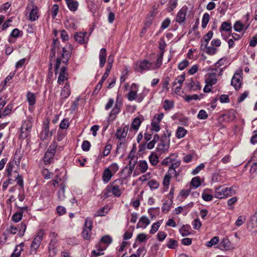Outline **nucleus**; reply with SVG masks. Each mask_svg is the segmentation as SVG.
Listing matches in <instances>:
<instances>
[{"instance_id":"obj_1","label":"nucleus","mask_w":257,"mask_h":257,"mask_svg":"<svg viewBox=\"0 0 257 257\" xmlns=\"http://www.w3.org/2000/svg\"><path fill=\"white\" fill-rule=\"evenodd\" d=\"M123 181L118 179L114 180L110 184L108 185L104 190V195L110 196L113 195L116 197H119L121 195V188L122 187Z\"/></svg>"},{"instance_id":"obj_2","label":"nucleus","mask_w":257,"mask_h":257,"mask_svg":"<svg viewBox=\"0 0 257 257\" xmlns=\"http://www.w3.org/2000/svg\"><path fill=\"white\" fill-rule=\"evenodd\" d=\"M234 193L232 187L228 188L227 187H219L216 188L214 197L217 198L222 199L231 196Z\"/></svg>"},{"instance_id":"obj_3","label":"nucleus","mask_w":257,"mask_h":257,"mask_svg":"<svg viewBox=\"0 0 257 257\" xmlns=\"http://www.w3.org/2000/svg\"><path fill=\"white\" fill-rule=\"evenodd\" d=\"M44 235V231L42 229L40 230L37 233V235L35 237L31 243L30 249L31 254L36 253L37 249L41 243Z\"/></svg>"},{"instance_id":"obj_4","label":"nucleus","mask_w":257,"mask_h":257,"mask_svg":"<svg viewBox=\"0 0 257 257\" xmlns=\"http://www.w3.org/2000/svg\"><path fill=\"white\" fill-rule=\"evenodd\" d=\"M171 133H169L168 134V136L165 135L164 137L161 138L160 143L158 144L157 148V151L160 153V154H162L168 150L169 148V137Z\"/></svg>"},{"instance_id":"obj_5","label":"nucleus","mask_w":257,"mask_h":257,"mask_svg":"<svg viewBox=\"0 0 257 257\" xmlns=\"http://www.w3.org/2000/svg\"><path fill=\"white\" fill-rule=\"evenodd\" d=\"M242 71L241 70L236 71L232 78L231 84L236 90H238L241 87L242 84Z\"/></svg>"},{"instance_id":"obj_6","label":"nucleus","mask_w":257,"mask_h":257,"mask_svg":"<svg viewBox=\"0 0 257 257\" xmlns=\"http://www.w3.org/2000/svg\"><path fill=\"white\" fill-rule=\"evenodd\" d=\"M186 87L189 91H196L201 89V85L198 81L191 79L189 82L186 83Z\"/></svg>"},{"instance_id":"obj_7","label":"nucleus","mask_w":257,"mask_h":257,"mask_svg":"<svg viewBox=\"0 0 257 257\" xmlns=\"http://www.w3.org/2000/svg\"><path fill=\"white\" fill-rule=\"evenodd\" d=\"M151 66V63L147 60L139 62L137 63L136 68L139 72H142L143 71L149 70Z\"/></svg>"},{"instance_id":"obj_8","label":"nucleus","mask_w":257,"mask_h":257,"mask_svg":"<svg viewBox=\"0 0 257 257\" xmlns=\"http://www.w3.org/2000/svg\"><path fill=\"white\" fill-rule=\"evenodd\" d=\"M87 34V32L76 33L74 35L75 41L81 44L86 43L88 40V38L86 37Z\"/></svg>"},{"instance_id":"obj_9","label":"nucleus","mask_w":257,"mask_h":257,"mask_svg":"<svg viewBox=\"0 0 257 257\" xmlns=\"http://www.w3.org/2000/svg\"><path fill=\"white\" fill-rule=\"evenodd\" d=\"M67 47L69 49L68 51L66 50L65 47H63L62 49L63 53L62 54L61 57L62 58V62L64 63H67L68 61L71 56L70 51L72 49V46L71 44H68Z\"/></svg>"},{"instance_id":"obj_10","label":"nucleus","mask_w":257,"mask_h":257,"mask_svg":"<svg viewBox=\"0 0 257 257\" xmlns=\"http://www.w3.org/2000/svg\"><path fill=\"white\" fill-rule=\"evenodd\" d=\"M107 52L105 48L100 49L99 54V66L100 68L104 67L106 62Z\"/></svg>"},{"instance_id":"obj_11","label":"nucleus","mask_w":257,"mask_h":257,"mask_svg":"<svg viewBox=\"0 0 257 257\" xmlns=\"http://www.w3.org/2000/svg\"><path fill=\"white\" fill-rule=\"evenodd\" d=\"M128 130L127 126H125L123 128H119L117 129L115 134L116 138L119 140L124 139L127 135Z\"/></svg>"},{"instance_id":"obj_12","label":"nucleus","mask_w":257,"mask_h":257,"mask_svg":"<svg viewBox=\"0 0 257 257\" xmlns=\"http://www.w3.org/2000/svg\"><path fill=\"white\" fill-rule=\"evenodd\" d=\"M110 70H108L106 68L105 72L102 76L100 81L98 83V84H97V85L95 87V88L94 90V92L95 93H97L101 89L102 84H103V83L105 80V79L108 77V76L110 73Z\"/></svg>"},{"instance_id":"obj_13","label":"nucleus","mask_w":257,"mask_h":257,"mask_svg":"<svg viewBox=\"0 0 257 257\" xmlns=\"http://www.w3.org/2000/svg\"><path fill=\"white\" fill-rule=\"evenodd\" d=\"M217 82L215 72L208 74L206 76L205 83L210 87L215 84Z\"/></svg>"},{"instance_id":"obj_14","label":"nucleus","mask_w":257,"mask_h":257,"mask_svg":"<svg viewBox=\"0 0 257 257\" xmlns=\"http://www.w3.org/2000/svg\"><path fill=\"white\" fill-rule=\"evenodd\" d=\"M150 223V221L149 218L145 216H142L139 220L138 223L137 225V228H146V226Z\"/></svg>"},{"instance_id":"obj_15","label":"nucleus","mask_w":257,"mask_h":257,"mask_svg":"<svg viewBox=\"0 0 257 257\" xmlns=\"http://www.w3.org/2000/svg\"><path fill=\"white\" fill-rule=\"evenodd\" d=\"M113 176L109 169L106 168L102 174V179L104 183H108Z\"/></svg>"},{"instance_id":"obj_16","label":"nucleus","mask_w":257,"mask_h":257,"mask_svg":"<svg viewBox=\"0 0 257 257\" xmlns=\"http://www.w3.org/2000/svg\"><path fill=\"white\" fill-rule=\"evenodd\" d=\"M67 68L63 66L61 68L60 72L58 79V83L62 84L65 79H67Z\"/></svg>"},{"instance_id":"obj_17","label":"nucleus","mask_w":257,"mask_h":257,"mask_svg":"<svg viewBox=\"0 0 257 257\" xmlns=\"http://www.w3.org/2000/svg\"><path fill=\"white\" fill-rule=\"evenodd\" d=\"M71 93L70 85L66 83L61 92V99L68 98Z\"/></svg>"},{"instance_id":"obj_18","label":"nucleus","mask_w":257,"mask_h":257,"mask_svg":"<svg viewBox=\"0 0 257 257\" xmlns=\"http://www.w3.org/2000/svg\"><path fill=\"white\" fill-rule=\"evenodd\" d=\"M32 126V118H28L24 121V122L21 126V130L31 131Z\"/></svg>"},{"instance_id":"obj_19","label":"nucleus","mask_w":257,"mask_h":257,"mask_svg":"<svg viewBox=\"0 0 257 257\" xmlns=\"http://www.w3.org/2000/svg\"><path fill=\"white\" fill-rule=\"evenodd\" d=\"M49 135V126L48 124H45L43 130L40 133V137L42 140H46Z\"/></svg>"},{"instance_id":"obj_20","label":"nucleus","mask_w":257,"mask_h":257,"mask_svg":"<svg viewBox=\"0 0 257 257\" xmlns=\"http://www.w3.org/2000/svg\"><path fill=\"white\" fill-rule=\"evenodd\" d=\"M27 100L29 103V105L33 106L36 103V97L34 93L29 92L27 94Z\"/></svg>"},{"instance_id":"obj_21","label":"nucleus","mask_w":257,"mask_h":257,"mask_svg":"<svg viewBox=\"0 0 257 257\" xmlns=\"http://www.w3.org/2000/svg\"><path fill=\"white\" fill-rule=\"evenodd\" d=\"M186 14L185 11L182 10H180L176 16V21L179 23L184 22L186 19Z\"/></svg>"},{"instance_id":"obj_22","label":"nucleus","mask_w":257,"mask_h":257,"mask_svg":"<svg viewBox=\"0 0 257 257\" xmlns=\"http://www.w3.org/2000/svg\"><path fill=\"white\" fill-rule=\"evenodd\" d=\"M220 245L225 249H230L232 248L231 242L227 238H223L220 242Z\"/></svg>"},{"instance_id":"obj_23","label":"nucleus","mask_w":257,"mask_h":257,"mask_svg":"<svg viewBox=\"0 0 257 257\" xmlns=\"http://www.w3.org/2000/svg\"><path fill=\"white\" fill-rule=\"evenodd\" d=\"M23 244L22 243L15 247L14 252L11 254V257H19L21 255V251L23 250Z\"/></svg>"},{"instance_id":"obj_24","label":"nucleus","mask_w":257,"mask_h":257,"mask_svg":"<svg viewBox=\"0 0 257 257\" xmlns=\"http://www.w3.org/2000/svg\"><path fill=\"white\" fill-rule=\"evenodd\" d=\"M187 133V130L183 127L179 126L176 132V137L178 139H181L185 137Z\"/></svg>"},{"instance_id":"obj_25","label":"nucleus","mask_w":257,"mask_h":257,"mask_svg":"<svg viewBox=\"0 0 257 257\" xmlns=\"http://www.w3.org/2000/svg\"><path fill=\"white\" fill-rule=\"evenodd\" d=\"M55 155L49 152H46L44 157V162L45 164H49L51 163L52 160Z\"/></svg>"},{"instance_id":"obj_26","label":"nucleus","mask_w":257,"mask_h":257,"mask_svg":"<svg viewBox=\"0 0 257 257\" xmlns=\"http://www.w3.org/2000/svg\"><path fill=\"white\" fill-rule=\"evenodd\" d=\"M38 17L39 16L38 15L37 8H33L30 12L29 20L31 21H35L38 18Z\"/></svg>"},{"instance_id":"obj_27","label":"nucleus","mask_w":257,"mask_h":257,"mask_svg":"<svg viewBox=\"0 0 257 257\" xmlns=\"http://www.w3.org/2000/svg\"><path fill=\"white\" fill-rule=\"evenodd\" d=\"M166 245L169 248L174 249L178 245V243L177 240L170 238L168 239Z\"/></svg>"},{"instance_id":"obj_28","label":"nucleus","mask_w":257,"mask_h":257,"mask_svg":"<svg viewBox=\"0 0 257 257\" xmlns=\"http://www.w3.org/2000/svg\"><path fill=\"white\" fill-rule=\"evenodd\" d=\"M190 227L189 226L183 225L179 230L180 233L183 236H187L190 234Z\"/></svg>"},{"instance_id":"obj_29","label":"nucleus","mask_w":257,"mask_h":257,"mask_svg":"<svg viewBox=\"0 0 257 257\" xmlns=\"http://www.w3.org/2000/svg\"><path fill=\"white\" fill-rule=\"evenodd\" d=\"M69 9L71 11L75 12L77 10L78 7V3L77 1H71L67 3Z\"/></svg>"},{"instance_id":"obj_30","label":"nucleus","mask_w":257,"mask_h":257,"mask_svg":"<svg viewBox=\"0 0 257 257\" xmlns=\"http://www.w3.org/2000/svg\"><path fill=\"white\" fill-rule=\"evenodd\" d=\"M142 122L141 120L139 117H136L133 121L131 125V127L134 130H138Z\"/></svg>"},{"instance_id":"obj_31","label":"nucleus","mask_w":257,"mask_h":257,"mask_svg":"<svg viewBox=\"0 0 257 257\" xmlns=\"http://www.w3.org/2000/svg\"><path fill=\"white\" fill-rule=\"evenodd\" d=\"M201 185L200 179L199 177H194L190 183V185L194 188H197Z\"/></svg>"},{"instance_id":"obj_32","label":"nucleus","mask_w":257,"mask_h":257,"mask_svg":"<svg viewBox=\"0 0 257 257\" xmlns=\"http://www.w3.org/2000/svg\"><path fill=\"white\" fill-rule=\"evenodd\" d=\"M139 169L142 173H145L148 169V164L146 161H140L139 164Z\"/></svg>"},{"instance_id":"obj_33","label":"nucleus","mask_w":257,"mask_h":257,"mask_svg":"<svg viewBox=\"0 0 257 257\" xmlns=\"http://www.w3.org/2000/svg\"><path fill=\"white\" fill-rule=\"evenodd\" d=\"M220 30L224 31L230 32L232 30V27L230 23L227 22H223L222 23Z\"/></svg>"},{"instance_id":"obj_34","label":"nucleus","mask_w":257,"mask_h":257,"mask_svg":"<svg viewBox=\"0 0 257 257\" xmlns=\"http://www.w3.org/2000/svg\"><path fill=\"white\" fill-rule=\"evenodd\" d=\"M210 17L209 15L206 13L203 15L202 20V27L203 28H205L206 26L209 21Z\"/></svg>"},{"instance_id":"obj_35","label":"nucleus","mask_w":257,"mask_h":257,"mask_svg":"<svg viewBox=\"0 0 257 257\" xmlns=\"http://www.w3.org/2000/svg\"><path fill=\"white\" fill-rule=\"evenodd\" d=\"M82 235L84 239L86 240L89 239L91 235V229L84 228L82 232Z\"/></svg>"},{"instance_id":"obj_36","label":"nucleus","mask_w":257,"mask_h":257,"mask_svg":"<svg viewBox=\"0 0 257 257\" xmlns=\"http://www.w3.org/2000/svg\"><path fill=\"white\" fill-rule=\"evenodd\" d=\"M137 96V91L131 90L127 94V98L130 101L135 100Z\"/></svg>"},{"instance_id":"obj_37","label":"nucleus","mask_w":257,"mask_h":257,"mask_svg":"<svg viewBox=\"0 0 257 257\" xmlns=\"http://www.w3.org/2000/svg\"><path fill=\"white\" fill-rule=\"evenodd\" d=\"M149 161L152 165H156L159 162V158L157 155L151 154L149 156Z\"/></svg>"},{"instance_id":"obj_38","label":"nucleus","mask_w":257,"mask_h":257,"mask_svg":"<svg viewBox=\"0 0 257 257\" xmlns=\"http://www.w3.org/2000/svg\"><path fill=\"white\" fill-rule=\"evenodd\" d=\"M180 165V162H176L175 163H172L171 166L169 167V173L171 174L172 171H173V173H175V175L177 174V172L175 170V169L178 168Z\"/></svg>"},{"instance_id":"obj_39","label":"nucleus","mask_w":257,"mask_h":257,"mask_svg":"<svg viewBox=\"0 0 257 257\" xmlns=\"http://www.w3.org/2000/svg\"><path fill=\"white\" fill-rule=\"evenodd\" d=\"M174 107L173 101L169 100H165L164 104V108L166 110H170Z\"/></svg>"},{"instance_id":"obj_40","label":"nucleus","mask_w":257,"mask_h":257,"mask_svg":"<svg viewBox=\"0 0 257 257\" xmlns=\"http://www.w3.org/2000/svg\"><path fill=\"white\" fill-rule=\"evenodd\" d=\"M22 213L17 212L15 213L12 216V219L15 222H18L22 218Z\"/></svg>"},{"instance_id":"obj_41","label":"nucleus","mask_w":257,"mask_h":257,"mask_svg":"<svg viewBox=\"0 0 257 257\" xmlns=\"http://www.w3.org/2000/svg\"><path fill=\"white\" fill-rule=\"evenodd\" d=\"M132 171H131L128 168V166H125L123 169L122 170L121 173L124 174V179H125L130 177H131V174H132Z\"/></svg>"},{"instance_id":"obj_42","label":"nucleus","mask_w":257,"mask_h":257,"mask_svg":"<svg viewBox=\"0 0 257 257\" xmlns=\"http://www.w3.org/2000/svg\"><path fill=\"white\" fill-rule=\"evenodd\" d=\"M219 241V237L218 236H214L210 241L207 242L206 245L208 247H211L213 245L218 243Z\"/></svg>"},{"instance_id":"obj_43","label":"nucleus","mask_w":257,"mask_h":257,"mask_svg":"<svg viewBox=\"0 0 257 257\" xmlns=\"http://www.w3.org/2000/svg\"><path fill=\"white\" fill-rule=\"evenodd\" d=\"M160 223L159 221H157V222L154 223L152 225L151 229L150 231V233L151 234H154L155 232H156L160 227Z\"/></svg>"},{"instance_id":"obj_44","label":"nucleus","mask_w":257,"mask_h":257,"mask_svg":"<svg viewBox=\"0 0 257 257\" xmlns=\"http://www.w3.org/2000/svg\"><path fill=\"white\" fill-rule=\"evenodd\" d=\"M107 169H109L113 175H114L119 169L118 165L115 163H113Z\"/></svg>"},{"instance_id":"obj_45","label":"nucleus","mask_w":257,"mask_h":257,"mask_svg":"<svg viewBox=\"0 0 257 257\" xmlns=\"http://www.w3.org/2000/svg\"><path fill=\"white\" fill-rule=\"evenodd\" d=\"M243 28V25L239 22L237 21L234 25V29L235 31L240 32Z\"/></svg>"},{"instance_id":"obj_46","label":"nucleus","mask_w":257,"mask_h":257,"mask_svg":"<svg viewBox=\"0 0 257 257\" xmlns=\"http://www.w3.org/2000/svg\"><path fill=\"white\" fill-rule=\"evenodd\" d=\"M159 123L158 121L156 122L153 120L151 123L152 130L156 132H159L160 130Z\"/></svg>"},{"instance_id":"obj_47","label":"nucleus","mask_w":257,"mask_h":257,"mask_svg":"<svg viewBox=\"0 0 257 257\" xmlns=\"http://www.w3.org/2000/svg\"><path fill=\"white\" fill-rule=\"evenodd\" d=\"M57 147V144L56 142H54L51 145L49 146L48 150L47 152H49L50 153H52L53 155H55L56 153V149Z\"/></svg>"},{"instance_id":"obj_48","label":"nucleus","mask_w":257,"mask_h":257,"mask_svg":"<svg viewBox=\"0 0 257 257\" xmlns=\"http://www.w3.org/2000/svg\"><path fill=\"white\" fill-rule=\"evenodd\" d=\"M189 65V62L187 60L185 59L181 61L178 65V69L180 70H184Z\"/></svg>"},{"instance_id":"obj_49","label":"nucleus","mask_w":257,"mask_h":257,"mask_svg":"<svg viewBox=\"0 0 257 257\" xmlns=\"http://www.w3.org/2000/svg\"><path fill=\"white\" fill-rule=\"evenodd\" d=\"M112 241V238L109 235H105L101 239V242L105 243L107 244H109Z\"/></svg>"},{"instance_id":"obj_50","label":"nucleus","mask_w":257,"mask_h":257,"mask_svg":"<svg viewBox=\"0 0 257 257\" xmlns=\"http://www.w3.org/2000/svg\"><path fill=\"white\" fill-rule=\"evenodd\" d=\"M60 128L66 129L69 126V120L67 118L63 119L60 123Z\"/></svg>"},{"instance_id":"obj_51","label":"nucleus","mask_w":257,"mask_h":257,"mask_svg":"<svg viewBox=\"0 0 257 257\" xmlns=\"http://www.w3.org/2000/svg\"><path fill=\"white\" fill-rule=\"evenodd\" d=\"M164 55V52H161L160 54L158 56V58L156 63L157 67H160L162 63L163 57Z\"/></svg>"},{"instance_id":"obj_52","label":"nucleus","mask_w":257,"mask_h":257,"mask_svg":"<svg viewBox=\"0 0 257 257\" xmlns=\"http://www.w3.org/2000/svg\"><path fill=\"white\" fill-rule=\"evenodd\" d=\"M148 185L151 189H157L159 187V183L155 180H151L148 182Z\"/></svg>"},{"instance_id":"obj_53","label":"nucleus","mask_w":257,"mask_h":257,"mask_svg":"<svg viewBox=\"0 0 257 257\" xmlns=\"http://www.w3.org/2000/svg\"><path fill=\"white\" fill-rule=\"evenodd\" d=\"M82 149L84 151H88L90 148V143L88 141H84L82 144Z\"/></svg>"},{"instance_id":"obj_54","label":"nucleus","mask_w":257,"mask_h":257,"mask_svg":"<svg viewBox=\"0 0 257 257\" xmlns=\"http://www.w3.org/2000/svg\"><path fill=\"white\" fill-rule=\"evenodd\" d=\"M197 117L199 119H205L207 118L208 114H207V112H206V111H205L204 110L201 109L199 111V112L198 114Z\"/></svg>"},{"instance_id":"obj_55","label":"nucleus","mask_w":257,"mask_h":257,"mask_svg":"<svg viewBox=\"0 0 257 257\" xmlns=\"http://www.w3.org/2000/svg\"><path fill=\"white\" fill-rule=\"evenodd\" d=\"M113 62V56L112 55H110L108 57L107 65L106 66V69L111 70L112 67Z\"/></svg>"},{"instance_id":"obj_56","label":"nucleus","mask_w":257,"mask_h":257,"mask_svg":"<svg viewBox=\"0 0 257 257\" xmlns=\"http://www.w3.org/2000/svg\"><path fill=\"white\" fill-rule=\"evenodd\" d=\"M213 32L211 31H209L204 36V42H206L207 44H208L209 41L213 37Z\"/></svg>"},{"instance_id":"obj_57","label":"nucleus","mask_w":257,"mask_h":257,"mask_svg":"<svg viewBox=\"0 0 257 257\" xmlns=\"http://www.w3.org/2000/svg\"><path fill=\"white\" fill-rule=\"evenodd\" d=\"M204 167L205 165L204 164L202 163L200 164L199 165L197 166L195 169L193 170V171H192V174L193 175H196L198 174L201 170L204 169Z\"/></svg>"},{"instance_id":"obj_58","label":"nucleus","mask_w":257,"mask_h":257,"mask_svg":"<svg viewBox=\"0 0 257 257\" xmlns=\"http://www.w3.org/2000/svg\"><path fill=\"white\" fill-rule=\"evenodd\" d=\"M245 217L244 216H239L235 222V225L240 226L245 222Z\"/></svg>"},{"instance_id":"obj_59","label":"nucleus","mask_w":257,"mask_h":257,"mask_svg":"<svg viewBox=\"0 0 257 257\" xmlns=\"http://www.w3.org/2000/svg\"><path fill=\"white\" fill-rule=\"evenodd\" d=\"M202 198L204 201H209L212 199L213 196L204 191L202 193Z\"/></svg>"},{"instance_id":"obj_60","label":"nucleus","mask_w":257,"mask_h":257,"mask_svg":"<svg viewBox=\"0 0 257 257\" xmlns=\"http://www.w3.org/2000/svg\"><path fill=\"white\" fill-rule=\"evenodd\" d=\"M119 112V110L113 108L109 113V118L113 120L115 119L116 115Z\"/></svg>"},{"instance_id":"obj_61","label":"nucleus","mask_w":257,"mask_h":257,"mask_svg":"<svg viewBox=\"0 0 257 257\" xmlns=\"http://www.w3.org/2000/svg\"><path fill=\"white\" fill-rule=\"evenodd\" d=\"M84 227L85 229H92V221L89 218H87L85 220V222L84 224Z\"/></svg>"},{"instance_id":"obj_62","label":"nucleus","mask_w":257,"mask_h":257,"mask_svg":"<svg viewBox=\"0 0 257 257\" xmlns=\"http://www.w3.org/2000/svg\"><path fill=\"white\" fill-rule=\"evenodd\" d=\"M59 11V6L58 5H54L52 9V15L53 19H55L57 16Z\"/></svg>"},{"instance_id":"obj_63","label":"nucleus","mask_w":257,"mask_h":257,"mask_svg":"<svg viewBox=\"0 0 257 257\" xmlns=\"http://www.w3.org/2000/svg\"><path fill=\"white\" fill-rule=\"evenodd\" d=\"M167 236V234L164 231H159L157 234V238L160 241H163Z\"/></svg>"},{"instance_id":"obj_64","label":"nucleus","mask_w":257,"mask_h":257,"mask_svg":"<svg viewBox=\"0 0 257 257\" xmlns=\"http://www.w3.org/2000/svg\"><path fill=\"white\" fill-rule=\"evenodd\" d=\"M257 45V34H256L250 40L249 46L254 47Z\"/></svg>"}]
</instances>
